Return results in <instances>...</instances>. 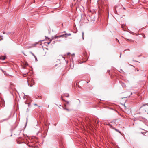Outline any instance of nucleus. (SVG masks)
<instances>
[{"mask_svg": "<svg viewBox=\"0 0 148 148\" xmlns=\"http://www.w3.org/2000/svg\"><path fill=\"white\" fill-rule=\"evenodd\" d=\"M70 54V53H67V55H69Z\"/></svg>", "mask_w": 148, "mask_h": 148, "instance_id": "12", "label": "nucleus"}, {"mask_svg": "<svg viewBox=\"0 0 148 148\" xmlns=\"http://www.w3.org/2000/svg\"><path fill=\"white\" fill-rule=\"evenodd\" d=\"M119 71L120 72L123 71L121 69H120V71Z\"/></svg>", "mask_w": 148, "mask_h": 148, "instance_id": "14", "label": "nucleus"}, {"mask_svg": "<svg viewBox=\"0 0 148 148\" xmlns=\"http://www.w3.org/2000/svg\"><path fill=\"white\" fill-rule=\"evenodd\" d=\"M27 74V73H25V74H23V76L25 77V76H24V75H26Z\"/></svg>", "mask_w": 148, "mask_h": 148, "instance_id": "10", "label": "nucleus"}, {"mask_svg": "<svg viewBox=\"0 0 148 148\" xmlns=\"http://www.w3.org/2000/svg\"><path fill=\"white\" fill-rule=\"evenodd\" d=\"M64 35H59V36H57L56 35H55L52 37L51 38V39L50 40V42H45V45H47V44L49 45L50 43L51 42L52 40L58 38L63 37H64Z\"/></svg>", "mask_w": 148, "mask_h": 148, "instance_id": "1", "label": "nucleus"}, {"mask_svg": "<svg viewBox=\"0 0 148 148\" xmlns=\"http://www.w3.org/2000/svg\"><path fill=\"white\" fill-rule=\"evenodd\" d=\"M31 54H32V55L35 57V58H36V56L34 54V53H32V52H31Z\"/></svg>", "mask_w": 148, "mask_h": 148, "instance_id": "5", "label": "nucleus"}, {"mask_svg": "<svg viewBox=\"0 0 148 148\" xmlns=\"http://www.w3.org/2000/svg\"><path fill=\"white\" fill-rule=\"evenodd\" d=\"M28 83L29 86L31 87L35 84V82L32 78H29L28 79Z\"/></svg>", "mask_w": 148, "mask_h": 148, "instance_id": "2", "label": "nucleus"}, {"mask_svg": "<svg viewBox=\"0 0 148 148\" xmlns=\"http://www.w3.org/2000/svg\"><path fill=\"white\" fill-rule=\"evenodd\" d=\"M114 129L115 130H116L117 132H118L119 133H120V132L117 129L115 128V129Z\"/></svg>", "mask_w": 148, "mask_h": 148, "instance_id": "6", "label": "nucleus"}, {"mask_svg": "<svg viewBox=\"0 0 148 148\" xmlns=\"http://www.w3.org/2000/svg\"><path fill=\"white\" fill-rule=\"evenodd\" d=\"M3 40V38H2V37L0 36V41H1Z\"/></svg>", "mask_w": 148, "mask_h": 148, "instance_id": "7", "label": "nucleus"}, {"mask_svg": "<svg viewBox=\"0 0 148 148\" xmlns=\"http://www.w3.org/2000/svg\"><path fill=\"white\" fill-rule=\"evenodd\" d=\"M65 35H67V36H70L71 35V34H65Z\"/></svg>", "mask_w": 148, "mask_h": 148, "instance_id": "8", "label": "nucleus"}, {"mask_svg": "<svg viewBox=\"0 0 148 148\" xmlns=\"http://www.w3.org/2000/svg\"><path fill=\"white\" fill-rule=\"evenodd\" d=\"M0 104L1 106H3L5 105V102L3 99L1 97H0Z\"/></svg>", "mask_w": 148, "mask_h": 148, "instance_id": "3", "label": "nucleus"}, {"mask_svg": "<svg viewBox=\"0 0 148 148\" xmlns=\"http://www.w3.org/2000/svg\"><path fill=\"white\" fill-rule=\"evenodd\" d=\"M127 40H128L129 41H131V42H132V40H129V39H127Z\"/></svg>", "mask_w": 148, "mask_h": 148, "instance_id": "13", "label": "nucleus"}, {"mask_svg": "<svg viewBox=\"0 0 148 148\" xmlns=\"http://www.w3.org/2000/svg\"><path fill=\"white\" fill-rule=\"evenodd\" d=\"M83 34H84V33L83 32H82L83 36Z\"/></svg>", "mask_w": 148, "mask_h": 148, "instance_id": "15", "label": "nucleus"}, {"mask_svg": "<svg viewBox=\"0 0 148 148\" xmlns=\"http://www.w3.org/2000/svg\"><path fill=\"white\" fill-rule=\"evenodd\" d=\"M6 57L4 56H0V60H3L5 59Z\"/></svg>", "mask_w": 148, "mask_h": 148, "instance_id": "4", "label": "nucleus"}, {"mask_svg": "<svg viewBox=\"0 0 148 148\" xmlns=\"http://www.w3.org/2000/svg\"><path fill=\"white\" fill-rule=\"evenodd\" d=\"M145 134H146V135H148V132H146Z\"/></svg>", "mask_w": 148, "mask_h": 148, "instance_id": "11", "label": "nucleus"}, {"mask_svg": "<svg viewBox=\"0 0 148 148\" xmlns=\"http://www.w3.org/2000/svg\"><path fill=\"white\" fill-rule=\"evenodd\" d=\"M143 36L144 38H145V36L144 34L143 35Z\"/></svg>", "mask_w": 148, "mask_h": 148, "instance_id": "9", "label": "nucleus"}, {"mask_svg": "<svg viewBox=\"0 0 148 148\" xmlns=\"http://www.w3.org/2000/svg\"><path fill=\"white\" fill-rule=\"evenodd\" d=\"M68 95H68V96H67V97H68Z\"/></svg>", "mask_w": 148, "mask_h": 148, "instance_id": "16", "label": "nucleus"}]
</instances>
